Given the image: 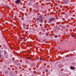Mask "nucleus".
Returning <instances> with one entry per match:
<instances>
[{"mask_svg": "<svg viewBox=\"0 0 76 76\" xmlns=\"http://www.w3.org/2000/svg\"><path fill=\"white\" fill-rule=\"evenodd\" d=\"M28 58L29 59H31L30 58Z\"/></svg>", "mask_w": 76, "mask_h": 76, "instance_id": "20", "label": "nucleus"}, {"mask_svg": "<svg viewBox=\"0 0 76 76\" xmlns=\"http://www.w3.org/2000/svg\"><path fill=\"white\" fill-rule=\"evenodd\" d=\"M1 55H0V58H1Z\"/></svg>", "mask_w": 76, "mask_h": 76, "instance_id": "18", "label": "nucleus"}, {"mask_svg": "<svg viewBox=\"0 0 76 76\" xmlns=\"http://www.w3.org/2000/svg\"><path fill=\"white\" fill-rule=\"evenodd\" d=\"M39 59L40 60H42V58H40Z\"/></svg>", "mask_w": 76, "mask_h": 76, "instance_id": "15", "label": "nucleus"}, {"mask_svg": "<svg viewBox=\"0 0 76 76\" xmlns=\"http://www.w3.org/2000/svg\"><path fill=\"white\" fill-rule=\"evenodd\" d=\"M68 57L67 56H66L65 57Z\"/></svg>", "mask_w": 76, "mask_h": 76, "instance_id": "21", "label": "nucleus"}, {"mask_svg": "<svg viewBox=\"0 0 76 76\" xmlns=\"http://www.w3.org/2000/svg\"><path fill=\"white\" fill-rule=\"evenodd\" d=\"M8 70H10V68H8Z\"/></svg>", "mask_w": 76, "mask_h": 76, "instance_id": "19", "label": "nucleus"}, {"mask_svg": "<svg viewBox=\"0 0 76 76\" xmlns=\"http://www.w3.org/2000/svg\"><path fill=\"white\" fill-rule=\"evenodd\" d=\"M43 15H41L39 16V18H37L36 19V20H40V22L42 23L43 22Z\"/></svg>", "mask_w": 76, "mask_h": 76, "instance_id": "1", "label": "nucleus"}, {"mask_svg": "<svg viewBox=\"0 0 76 76\" xmlns=\"http://www.w3.org/2000/svg\"><path fill=\"white\" fill-rule=\"evenodd\" d=\"M58 66L60 68H61V64H58Z\"/></svg>", "mask_w": 76, "mask_h": 76, "instance_id": "7", "label": "nucleus"}, {"mask_svg": "<svg viewBox=\"0 0 76 76\" xmlns=\"http://www.w3.org/2000/svg\"><path fill=\"white\" fill-rule=\"evenodd\" d=\"M23 28H25L26 26V24L25 23H23Z\"/></svg>", "mask_w": 76, "mask_h": 76, "instance_id": "5", "label": "nucleus"}, {"mask_svg": "<svg viewBox=\"0 0 76 76\" xmlns=\"http://www.w3.org/2000/svg\"><path fill=\"white\" fill-rule=\"evenodd\" d=\"M20 2V0H17V1H15V3L16 4H19Z\"/></svg>", "mask_w": 76, "mask_h": 76, "instance_id": "4", "label": "nucleus"}, {"mask_svg": "<svg viewBox=\"0 0 76 76\" xmlns=\"http://www.w3.org/2000/svg\"><path fill=\"white\" fill-rule=\"evenodd\" d=\"M60 27H61V26H60Z\"/></svg>", "mask_w": 76, "mask_h": 76, "instance_id": "22", "label": "nucleus"}, {"mask_svg": "<svg viewBox=\"0 0 76 76\" xmlns=\"http://www.w3.org/2000/svg\"><path fill=\"white\" fill-rule=\"evenodd\" d=\"M30 1L31 2H32V1H33V0H30Z\"/></svg>", "mask_w": 76, "mask_h": 76, "instance_id": "12", "label": "nucleus"}, {"mask_svg": "<svg viewBox=\"0 0 76 76\" xmlns=\"http://www.w3.org/2000/svg\"><path fill=\"white\" fill-rule=\"evenodd\" d=\"M46 72H48V70L47 69H46Z\"/></svg>", "mask_w": 76, "mask_h": 76, "instance_id": "13", "label": "nucleus"}, {"mask_svg": "<svg viewBox=\"0 0 76 76\" xmlns=\"http://www.w3.org/2000/svg\"><path fill=\"white\" fill-rule=\"evenodd\" d=\"M55 38H57V35H55L54 36Z\"/></svg>", "mask_w": 76, "mask_h": 76, "instance_id": "10", "label": "nucleus"}, {"mask_svg": "<svg viewBox=\"0 0 76 76\" xmlns=\"http://www.w3.org/2000/svg\"><path fill=\"white\" fill-rule=\"evenodd\" d=\"M0 53H3V51H2L1 50L0 51Z\"/></svg>", "mask_w": 76, "mask_h": 76, "instance_id": "11", "label": "nucleus"}, {"mask_svg": "<svg viewBox=\"0 0 76 76\" xmlns=\"http://www.w3.org/2000/svg\"><path fill=\"white\" fill-rule=\"evenodd\" d=\"M46 35H47V36H48V33H46Z\"/></svg>", "mask_w": 76, "mask_h": 76, "instance_id": "14", "label": "nucleus"}, {"mask_svg": "<svg viewBox=\"0 0 76 76\" xmlns=\"http://www.w3.org/2000/svg\"><path fill=\"white\" fill-rule=\"evenodd\" d=\"M70 69L71 70H73V69H75V67H73V66H70Z\"/></svg>", "mask_w": 76, "mask_h": 76, "instance_id": "6", "label": "nucleus"}, {"mask_svg": "<svg viewBox=\"0 0 76 76\" xmlns=\"http://www.w3.org/2000/svg\"><path fill=\"white\" fill-rule=\"evenodd\" d=\"M21 20H24V18L23 17H22L21 18Z\"/></svg>", "mask_w": 76, "mask_h": 76, "instance_id": "9", "label": "nucleus"}, {"mask_svg": "<svg viewBox=\"0 0 76 76\" xmlns=\"http://www.w3.org/2000/svg\"><path fill=\"white\" fill-rule=\"evenodd\" d=\"M71 36H72V37H74L75 36H74L73 35H71Z\"/></svg>", "mask_w": 76, "mask_h": 76, "instance_id": "16", "label": "nucleus"}, {"mask_svg": "<svg viewBox=\"0 0 76 76\" xmlns=\"http://www.w3.org/2000/svg\"><path fill=\"white\" fill-rule=\"evenodd\" d=\"M20 39L21 41H23V37H21L20 38Z\"/></svg>", "mask_w": 76, "mask_h": 76, "instance_id": "8", "label": "nucleus"}, {"mask_svg": "<svg viewBox=\"0 0 76 76\" xmlns=\"http://www.w3.org/2000/svg\"><path fill=\"white\" fill-rule=\"evenodd\" d=\"M42 19H44V18H43Z\"/></svg>", "mask_w": 76, "mask_h": 76, "instance_id": "24", "label": "nucleus"}, {"mask_svg": "<svg viewBox=\"0 0 76 76\" xmlns=\"http://www.w3.org/2000/svg\"><path fill=\"white\" fill-rule=\"evenodd\" d=\"M64 1L65 4H67L69 3V0H64Z\"/></svg>", "mask_w": 76, "mask_h": 76, "instance_id": "3", "label": "nucleus"}, {"mask_svg": "<svg viewBox=\"0 0 76 76\" xmlns=\"http://www.w3.org/2000/svg\"><path fill=\"white\" fill-rule=\"evenodd\" d=\"M43 41H46V39L43 40Z\"/></svg>", "mask_w": 76, "mask_h": 76, "instance_id": "17", "label": "nucleus"}, {"mask_svg": "<svg viewBox=\"0 0 76 76\" xmlns=\"http://www.w3.org/2000/svg\"><path fill=\"white\" fill-rule=\"evenodd\" d=\"M7 7L8 8H9V7H7Z\"/></svg>", "mask_w": 76, "mask_h": 76, "instance_id": "23", "label": "nucleus"}, {"mask_svg": "<svg viewBox=\"0 0 76 76\" xmlns=\"http://www.w3.org/2000/svg\"><path fill=\"white\" fill-rule=\"evenodd\" d=\"M53 20H54V18H51L49 20V23H51L52 21Z\"/></svg>", "mask_w": 76, "mask_h": 76, "instance_id": "2", "label": "nucleus"}]
</instances>
